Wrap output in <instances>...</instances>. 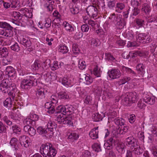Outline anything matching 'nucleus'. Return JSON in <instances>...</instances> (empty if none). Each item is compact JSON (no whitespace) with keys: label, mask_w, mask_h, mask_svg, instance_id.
<instances>
[{"label":"nucleus","mask_w":157,"mask_h":157,"mask_svg":"<svg viewBox=\"0 0 157 157\" xmlns=\"http://www.w3.org/2000/svg\"><path fill=\"white\" fill-rule=\"evenodd\" d=\"M90 153L88 151H85L82 154V157H90Z\"/></svg>","instance_id":"774afa93"},{"label":"nucleus","mask_w":157,"mask_h":157,"mask_svg":"<svg viewBox=\"0 0 157 157\" xmlns=\"http://www.w3.org/2000/svg\"><path fill=\"white\" fill-rule=\"evenodd\" d=\"M144 36L143 39V43H147L150 41V38L149 35L144 34Z\"/></svg>","instance_id":"4d7b16f0"},{"label":"nucleus","mask_w":157,"mask_h":157,"mask_svg":"<svg viewBox=\"0 0 157 157\" xmlns=\"http://www.w3.org/2000/svg\"><path fill=\"white\" fill-rule=\"evenodd\" d=\"M125 7L124 4L121 2H118L116 5V8L117 10H122Z\"/></svg>","instance_id":"3c124183"},{"label":"nucleus","mask_w":157,"mask_h":157,"mask_svg":"<svg viewBox=\"0 0 157 157\" xmlns=\"http://www.w3.org/2000/svg\"><path fill=\"white\" fill-rule=\"evenodd\" d=\"M92 97L90 95L87 96L85 99L84 102L87 104H91V103Z\"/></svg>","instance_id":"13d9d810"},{"label":"nucleus","mask_w":157,"mask_h":157,"mask_svg":"<svg viewBox=\"0 0 157 157\" xmlns=\"http://www.w3.org/2000/svg\"><path fill=\"white\" fill-rule=\"evenodd\" d=\"M12 30V29H6V31L3 32L2 35L5 36L10 37L13 34Z\"/></svg>","instance_id":"72a5a7b5"},{"label":"nucleus","mask_w":157,"mask_h":157,"mask_svg":"<svg viewBox=\"0 0 157 157\" xmlns=\"http://www.w3.org/2000/svg\"><path fill=\"white\" fill-rule=\"evenodd\" d=\"M19 140L22 146L28 147L30 144V139L25 135L21 136L19 137Z\"/></svg>","instance_id":"6e6552de"},{"label":"nucleus","mask_w":157,"mask_h":157,"mask_svg":"<svg viewBox=\"0 0 157 157\" xmlns=\"http://www.w3.org/2000/svg\"><path fill=\"white\" fill-rule=\"evenodd\" d=\"M105 116L104 114L102 113L101 114L98 113L94 114L92 115V119L94 121L98 122L101 121Z\"/></svg>","instance_id":"dca6fc26"},{"label":"nucleus","mask_w":157,"mask_h":157,"mask_svg":"<svg viewBox=\"0 0 157 157\" xmlns=\"http://www.w3.org/2000/svg\"><path fill=\"white\" fill-rule=\"evenodd\" d=\"M51 21L49 18H47L45 21L44 26L46 28H48L51 25Z\"/></svg>","instance_id":"0e129e2a"},{"label":"nucleus","mask_w":157,"mask_h":157,"mask_svg":"<svg viewBox=\"0 0 157 157\" xmlns=\"http://www.w3.org/2000/svg\"><path fill=\"white\" fill-rule=\"evenodd\" d=\"M93 73L94 75L97 77L100 76V69H98V66H96L94 69Z\"/></svg>","instance_id":"de8ad7c7"},{"label":"nucleus","mask_w":157,"mask_h":157,"mask_svg":"<svg viewBox=\"0 0 157 157\" xmlns=\"http://www.w3.org/2000/svg\"><path fill=\"white\" fill-rule=\"evenodd\" d=\"M11 15L17 20L19 19V18L21 16L20 13L17 11L13 12L11 14Z\"/></svg>","instance_id":"c03bdc74"},{"label":"nucleus","mask_w":157,"mask_h":157,"mask_svg":"<svg viewBox=\"0 0 157 157\" xmlns=\"http://www.w3.org/2000/svg\"><path fill=\"white\" fill-rule=\"evenodd\" d=\"M24 124L26 125L31 124L33 127L36 126V122L34 121H33L30 118H26L23 121Z\"/></svg>","instance_id":"5701e85b"},{"label":"nucleus","mask_w":157,"mask_h":157,"mask_svg":"<svg viewBox=\"0 0 157 157\" xmlns=\"http://www.w3.org/2000/svg\"><path fill=\"white\" fill-rule=\"evenodd\" d=\"M45 90L42 88L38 89L36 92L37 98L40 100L44 99L45 97Z\"/></svg>","instance_id":"9b49d317"},{"label":"nucleus","mask_w":157,"mask_h":157,"mask_svg":"<svg viewBox=\"0 0 157 157\" xmlns=\"http://www.w3.org/2000/svg\"><path fill=\"white\" fill-rule=\"evenodd\" d=\"M5 74L9 77L13 76L15 74L14 69L11 66L7 67L6 68Z\"/></svg>","instance_id":"412c9836"},{"label":"nucleus","mask_w":157,"mask_h":157,"mask_svg":"<svg viewBox=\"0 0 157 157\" xmlns=\"http://www.w3.org/2000/svg\"><path fill=\"white\" fill-rule=\"evenodd\" d=\"M129 10L130 12V16H136L140 13V10L137 7H130Z\"/></svg>","instance_id":"aec40b11"},{"label":"nucleus","mask_w":157,"mask_h":157,"mask_svg":"<svg viewBox=\"0 0 157 157\" xmlns=\"http://www.w3.org/2000/svg\"><path fill=\"white\" fill-rule=\"evenodd\" d=\"M138 96L135 92H130L126 95L122 100L123 104L126 106H130L131 105L137 101Z\"/></svg>","instance_id":"20e7f679"},{"label":"nucleus","mask_w":157,"mask_h":157,"mask_svg":"<svg viewBox=\"0 0 157 157\" xmlns=\"http://www.w3.org/2000/svg\"><path fill=\"white\" fill-rule=\"evenodd\" d=\"M134 154L137 155H140L143 152V149L141 148L140 146L138 144V147H136L135 149L132 150Z\"/></svg>","instance_id":"2f4dec72"},{"label":"nucleus","mask_w":157,"mask_h":157,"mask_svg":"<svg viewBox=\"0 0 157 157\" xmlns=\"http://www.w3.org/2000/svg\"><path fill=\"white\" fill-rule=\"evenodd\" d=\"M8 50H0V55L2 57H6L8 56Z\"/></svg>","instance_id":"603ef678"},{"label":"nucleus","mask_w":157,"mask_h":157,"mask_svg":"<svg viewBox=\"0 0 157 157\" xmlns=\"http://www.w3.org/2000/svg\"><path fill=\"white\" fill-rule=\"evenodd\" d=\"M79 137V135L76 133H71L69 135L68 138L73 140H77Z\"/></svg>","instance_id":"4c0bfd02"},{"label":"nucleus","mask_w":157,"mask_h":157,"mask_svg":"<svg viewBox=\"0 0 157 157\" xmlns=\"http://www.w3.org/2000/svg\"><path fill=\"white\" fill-rule=\"evenodd\" d=\"M151 131L154 136H157V128L156 127L152 126Z\"/></svg>","instance_id":"680f3d73"},{"label":"nucleus","mask_w":157,"mask_h":157,"mask_svg":"<svg viewBox=\"0 0 157 157\" xmlns=\"http://www.w3.org/2000/svg\"><path fill=\"white\" fill-rule=\"evenodd\" d=\"M125 38L129 40H132L134 37V36L132 31L126 32L124 34Z\"/></svg>","instance_id":"bb28decb"},{"label":"nucleus","mask_w":157,"mask_h":157,"mask_svg":"<svg viewBox=\"0 0 157 157\" xmlns=\"http://www.w3.org/2000/svg\"><path fill=\"white\" fill-rule=\"evenodd\" d=\"M18 4L17 3V0H15L13 1L11 4H10L11 8H15L18 6Z\"/></svg>","instance_id":"e2e57ef3"},{"label":"nucleus","mask_w":157,"mask_h":157,"mask_svg":"<svg viewBox=\"0 0 157 157\" xmlns=\"http://www.w3.org/2000/svg\"><path fill=\"white\" fill-rule=\"evenodd\" d=\"M75 108L72 105H65V114L70 115L73 113Z\"/></svg>","instance_id":"2eb2a0df"},{"label":"nucleus","mask_w":157,"mask_h":157,"mask_svg":"<svg viewBox=\"0 0 157 157\" xmlns=\"http://www.w3.org/2000/svg\"><path fill=\"white\" fill-rule=\"evenodd\" d=\"M65 110V105H60L57 107L55 111V113H61L64 115H66Z\"/></svg>","instance_id":"4be33fe9"},{"label":"nucleus","mask_w":157,"mask_h":157,"mask_svg":"<svg viewBox=\"0 0 157 157\" xmlns=\"http://www.w3.org/2000/svg\"><path fill=\"white\" fill-rule=\"evenodd\" d=\"M12 128L14 132L17 133L18 132H20L21 131L20 128L16 125H14L12 127Z\"/></svg>","instance_id":"052dcab7"},{"label":"nucleus","mask_w":157,"mask_h":157,"mask_svg":"<svg viewBox=\"0 0 157 157\" xmlns=\"http://www.w3.org/2000/svg\"><path fill=\"white\" fill-rule=\"evenodd\" d=\"M78 67L81 69H84L86 66V63L84 61H82L80 60L78 61Z\"/></svg>","instance_id":"a18cd8bd"},{"label":"nucleus","mask_w":157,"mask_h":157,"mask_svg":"<svg viewBox=\"0 0 157 157\" xmlns=\"http://www.w3.org/2000/svg\"><path fill=\"white\" fill-rule=\"evenodd\" d=\"M41 66L39 63V61L38 60H35L34 63L32 66V68L35 70H38L39 68Z\"/></svg>","instance_id":"c9c22d12"},{"label":"nucleus","mask_w":157,"mask_h":157,"mask_svg":"<svg viewBox=\"0 0 157 157\" xmlns=\"http://www.w3.org/2000/svg\"><path fill=\"white\" fill-rule=\"evenodd\" d=\"M69 7L70 12L72 14H76L79 13V9L78 8L71 5H70Z\"/></svg>","instance_id":"f704fd0d"},{"label":"nucleus","mask_w":157,"mask_h":157,"mask_svg":"<svg viewBox=\"0 0 157 157\" xmlns=\"http://www.w3.org/2000/svg\"><path fill=\"white\" fill-rule=\"evenodd\" d=\"M136 69L140 72L143 73L144 72V66L142 64H139L136 67Z\"/></svg>","instance_id":"e433bc0d"},{"label":"nucleus","mask_w":157,"mask_h":157,"mask_svg":"<svg viewBox=\"0 0 157 157\" xmlns=\"http://www.w3.org/2000/svg\"><path fill=\"white\" fill-rule=\"evenodd\" d=\"M40 152L44 157H54L57 152L52 145L49 143L41 145Z\"/></svg>","instance_id":"f03ea898"},{"label":"nucleus","mask_w":157,"mask_h":157,"mask_svg":"<svg viewBox=\"0 0 157 157\" xmlns=\"http://www.w3.org/2000/svg\"><path fill=\"white\" fill-rule=\"evenodd\" d=\"M131 80V78L129 77H124L122 79L119 81L120 85L123 84Z\"/></svg>","instance_id":"49530a36"},{"label":"nucleus","mask_w":157,"mask_h":157,"mask_svg":"<svg viewBox=\"0 0 157 157\" xmlns=\"http://www.w3.org/2000/svg\"><path fill=\"white\" fill-rule=\"evenodd\" d=\"M71 83L70 79L68 77H64L62 80V83L64 85L69 86Z\"/></svg>","instance_id":"cd10ccee"},{"label":"nucleus","mask_w":157,"mask_h":157,"mask_svg":"<svg viewBox=\"0 0 157 157\" xmlns=\"http://www.w3.org/2000/svg\"><path fill=\"white\" fill-rule=\"evenodd\" d=\"M18 140L16 138H13L11 140L10 144V145L12 146H13L15 149H17L18 145L17 144Z\"/></svg>","instance_id":"c85d7f7f"},{"label":"nucleus","mask_w":157,"mask_h":157,"mask_svg":"<svg viewBox=\"0 0 157 157\" xmlns=\"http://www.w3.org/2000/svg\"><path fill=\"white\" fill-rule=\"evenodd\" d=\"M98 127H95L92 129L89 133L90 136L93 139H95L98 138Z\"/></svg>","instance_id":"f8f14e48"},{"label":"nucleus","mask_w":157,"mask_h":157,"mask_svg":"<svg viewBox=\"0 0 157 157\" xmlns=\"http://www.w3.org/2000/svg\"><path fill=\"white\" fill-rule=\"evenodd\" d=\"M130 54L131 56H132V57H135L137 55H138L140 56H142L146 55V54L144 52L139 51H137L132 53H131Z\"/></svg>","instance_id":"7c9ffc66"},{"label":"nucleus","mask_w":157,"mask_h":157,"mask_svg":"<svg viewBox=\"0 0 157 157\" xmlns=\"http://www.w3.org/2000/svg\"><path fill=\"white\" fill-rule=\"evenodd\" d=\"M47 128H45L42 127H39L37 128V132L40 135H45L47 134L48 136L51 137L53 134V130L56 129L57 125L54 122L51 121L48 122L47 125Z\"/></svg>","instance_id":"7ed1b4c3"},{"label":"nucleus","mask_w":157,"mask_h":157,"mask_svg":"<svg viewBox=\"0 0 157 157\" xmlns=\"http://www.w3.org/2000/svg\"><path fill=\"white\" fill-rule=\"evenodd\" d=\"M89 29V26L87 24L83 25L81 26V29L83 32H87Z\"/></svg>","instance_id":"5fc2aeb1"},{"label":"nucleus","mask_w":157,"mask_h":157,"mask_svg":"<svg viewBox=\"0 0 157 157\" xmlns=\"http://www.w3.org/2000/svg\"><path fill=\"white\" fill-rule=\"evenodd\" d=\"M45 107L48 109V112L49 114H52L55 111L54 106L49 102H46L45 104Z\"/></svg>","instance_id":"a211bd4d"},{"label":"nucleus","mask_w":157,"mask_h":157,"mask_svg":"<svg viewBox=\"0 0 157 157\" xmlns=\"http://www.w3.org/2000/svg\"><path fill=\"white\" fill-rule=\"evenodd\" d=\"M98 10L97 8L93 5L89 6L86 8V13L90 18H94L98 15Z\"/></svg>","instance_id":"0eeeda50"},{"label":"nucleus","mask_w":157,"mask_h":157,"mask_svg":"<svg viewBox=\"0 0 157 157\" xmlns=\"http://www.w3.org/2000/svg\"><path fill=\"white\" fill-rule=\"evenodd\" d=\"M0 27L1 28H6V29H12L13 27L10 25L6 22H0Z\"/></svg>","instance_id":"473e14b6"},{"label":"nucleus","mask_w":157,"mask_h":157,"mask_svg":"<svg viewBox=\"0 0 157 157\" xmlns=\"http://www.w3.org/2000/svg\"><path fill=\"white\" fill-rule=\"evenodd\" d=\"M24 130L25 132L28 133L29 135L31 136H34L36 133V131L34 128L29 125L25 126L24 128Z\"/></svg>","instance_id":"9d476101"},{"label":"nucleus","mask_w":157,"mask_h":157,"mask_svg":"<svg viewBox=\"0 0 157 157\" xmlns=\"http://www.w3.org/2000/svg\"><path fill=\"white\" fill-rule=\"evenodd\" d=\"M107 6L110 9H112L115 6V0H107Z\"/></svg>","instance_id":"a19ab883"},{"label":"nucleus","mask_w":157,"mask_h":157,"mask_svg":"<svg viewBox=\"0 0 157 157\" xmlns=\"http://www.w3.org/2000/svg\"><path fill=\"white\" fill-rule=\"evenodd\" d=\"M124 144L121 142H118L116 146V150L120 153H122L124 150Z\"/></svg>","instance_id":"f3484780"},{"label":"nucleus","mask_w":157,"mask_h":157,"mask_svg":"<svg viewBox=\"0 0 157 157\" xmlns=\"http://www.w3.org/2000/svg\"><path fill=\"white\" fill-rule=\"evenodd\" d=\"M2 120L6 124L9 126H11L12 124V122L9 119L7 116H5L3 117Z\"/></svg>","instance_id":"79ce46f5"},{"label":"nucleus","mask_w":157,"mask_h":157,"mask_svg":"<svg viewBox=\"0 0 157 157\" xmlns=\"http://www.w3.org/2000/svg\"><path fill=\"white\" fill-rule=\"evenodd\" d=\"M58 94V97L60 98L65 100L69 98V96L68 94L65 92L59 93Z\"/></svg>","instance_id":"c756f323"},{"label":"nucleus","mask_w":157,"mask_h":157,"mask_svg":"<svg viewBox=\"0 0 157 157\" xmlns=\"http://www.w3.org/2000/svg\"><path fill=\"white\" fill-rule=\"evenodd\" d=\"M63 114L58 115L56 120L60 124H63L71 125H73L72 118L71 117H65Z\"/></svg>","instance_id":"39448f33"},{"label":"nucleus","mask_w":157,"mask_h":157,"mask_svg":"<svg viewBox=\"0 0 157 157\" xmlns=\"http://www.w3.org/2000/svg\"><path fill=\"white\" fill-rule=\"evenodd\" d=\"M122 69L123 70L125 71L126 72L128 73L129 74H132L134 76L136 75L135 72L130 68L123 66H122Z\"/></svg>","instance_id":"ea45409f"},{"label":"nucleus","mask_w":157,"mask_h":157,"mask_svg":"<svg viewBox=\"0 0 157 157\" xmlns=\"http://www.w3.org/2000/svg\"><path fill=\"white\" fill-rule=\"evenodd\" d=\"M20 75H26V78L22 80L21 87L23 89L28 90L33 86H36L40 83V75L39 74L32 73L25 74V71L19 69L18 70Z\"/></svg>","instance_id":"f257e3e1"},{"label":"nucleus","mask_w":157,"mask_h":157,"mask_svg":"<svg viewBox=\"0 0 157 157\" xmlns=\"http://www.w3.org/2000/svg\"><path fill=\"white\" fill-rule=\"evenodd\" d=\"M144 36V33H139L136 37V40L137 42L142 43L143 36Z\"/></svg>","instance_id":"6e6d98bb"},{"label":"nucleus","mask_w":157,"mask_h":157,"mask_svg":"<svg viewBox=\"0 0 157 157\" xmlns=\"http://www.w3.org/2000/svg\"><path fill=\"white\" fill-rule=\"evenodd\" d=\"M118 141L113 139L112 137L110 138L109 140H107V143L111 145L113 147L114 146H116Z\"/></svg>","instance_id":"37998d69"},{"label":"nucleus","mask_w":157,"mask_h":157,"mask_svg":"<svg viewBox=\"0 0 157 157\" xmlns=\"http://www.w3.org/2000/svg\"><path fill=\"white\" fill-rule=\"evenodd\" d=\"M92 147L93 150L95 151L99 152L101 151L100 145L98 144H95L93 145Z\"/></svg>","instance_id":"09e8293b"},{"label":"nucleus","mask_w":157,"mask_h":157,"mask_svg":"<svg viewBox=\"0 0 157 157\" xmlns=\"http://www.w3.org/2000/svg\"><path fill=\"white\" fill-rule=\"evenodd\" d=\"M114 122L118 126L120 125L122 126V125H124L125 121L122 118L117 117L114 119Z\"/></svg>","instance_id":"393cba45"},{"label":"nucleus","mask_w":157,"mask_h":157,"mask_svg":"<svg viewBox=\"0 0 157 157\" xmlns=\"http://www.w3.org/2000/svg\"><path fill=\"white\" fill-rule=\"evenodd\" d=\"M109 77L113 79L119 78L121 75L120 70L117 69L113 68L108 71Z\"/></svg>","instance_id":"1a4fd4ad"},{"label":"nucleus","mask_w":157,"mask_h":157,"mask_svg":"<svg viewBox=\"0 0 157 157\" xmlns=\"http://www.w3.org/2000/svg\"><path fill=\"white\" fill-rule=\"evenodd\" d=\"M63 26L66 30L69 32H71L74 31V28L67 22H65L63 23Z\"/></svg>","instance_id":"a878e982"},{"label":"nucleus","mask_w":157,"mask_h":157,"mask_svg":"<svg viewBox=\"0 0 157 157\" xmlns=\"http://www.w3.org/2000/svg\"><path fill=\"white\" fill-rule=\"evenodd\" d=\"M136 119L135 116L134 114H132L128 118V120L131 123H133L135 121Z\"/></svg>","instance_id":"69168bd1"},{"label":"nucleus","mask_w":157,"mask_h":157,"mask_svg":"<svg viewBox=\"0 0 157 157\" xmlns=\"http://www.w3.org/2000/svg\"><path fill=\"white\" fill-rule=\"evenodd\" d=\"M126 22L125 19L121 17L120 20H119L116 23V26L119 29H123L124 26L126 25Z\"/></svg>","instance_id":"6ab92c4d"},{"label":"nucleus","mask_w":157,"mask_h":157,"mask_svg":"<svg viewBox=\"0 0 157 157\" xmlns=\"http://www.w3.org/2000/svg\"><path fill=\"white\" fill-rule=\"evenodd\" d=\"M125 143L126 145L132 150L135 149V147H138V141L133 136H130L126 138Z\"/></svg>","instance_id":"423d86ee"},{"label":"nucleus","mask_w":157,"mask_h":157,"mask_svg":"<svg viewBox=\"0 0 157 157\" xmlns=\"http://www.w3.org/2000/svg\"><path fill=\"white\" fill-rule=\"evenodd\" d=\"M6 125L2 121H0V134L6 133Z\"/></svg>","instance_id":"58836bf2"},{"label":"nucleus","mask_w":157,"mask_h":157,"mask_svg":"<svg viewBox=\"0 0 157 157\" xmlns=\"http://www.w3.org/2000/svg\"><path fill=\"white\" fill-rule=\"evenodd\" d=\"M54 2L52 1L50 3H46L44 5V7L47 9V11L51 13L53 9V6Z\"/></svg>","instance_id":"b1692460"},{"label":"nucleus","mask_w":157,"mask_h":157,"mask_svg":"<svg viewBox=\"0 0 157 157\" xmlns=\"http://www.w3.org/2000/svg\"><path fill=\"white\" fill-rule=\"evenodd\" d=\"M91 45L93 46H97L98 45V40L92 38L90 40Z\"/></svg>","instance_id":"bf43d9fd"},{"label":"nucleus","mask_w":157,"mask_h":157,"mask_svg":"<svg viewBox=\"0 0 157 157\" xmlns=\"http://www.w3.org/2000/svg\"><path fill=\"white\" fill-rule=\"evenodd\" d=\"M151 10V7L148 4L145 3L142 5L141 10L142 12L145 13L146 14H149Z\"/></svg>","instance_id":"4468645a"},{"label":"nucleus","mask_w":157,"mask_h":157,"mask_svg":"<svg viewBox=\"0 0 157 157\" xmlns=\"http://www.w3.org/2000/svg\"><path fill=\"white\" fill-rule=\"evenodd\" d=\"M85 78L86 82H85L84 83H85L87 85H90L93 82L92 78L89 76L86 75Z\"/></svg>","instance_id":"8fccbe9b"},{"label":"nucleus","mask_w":157,"mask_h":157,"mask_svg":"<svg viewBox=\"0 0 157 157\" xmlns=\"http://www.w3.org/2000/svg\"><path fill=\"white\" fill-rule=\"evenodd\" d=\"M152 153L154 156L157 157V146H154L152 147Z\"/></svg>","instance_id":"338daca9"},{"label":"nucleus","mask_w":157,"mask_h":157,"mask_svg":"<svg viewBox=\"0 0 157 157\" xmlns=\"http://www.w3.org/2000/svg\"><path fill=\"white\" fill-rule=\"evenodd\" d=\"M121 17L122 16L120 14H115V13H113L110 15L109 18L111 21L115 23L120 20Z\"/></svg>","instance_id":"ddd939ff"},{"label":"nucleus","mask_w":157,"mask_h":157,"mask_svg":"<svg viewBox=\"0 0 157 157\" xmlns=\"http://www.w3.org/2000/svg\"><path fill=\"white\" fill-rule=\"evenodd\" d=\"M136 22L137 24L139 26H143L144 25V21L142 19L136 18Z\"/></svg>","instance_id":"864d4df0"}]
</instances>
